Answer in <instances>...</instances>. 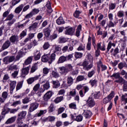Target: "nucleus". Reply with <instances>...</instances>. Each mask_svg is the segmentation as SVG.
Listing matches in <instances>:
<instances>
[{
  "mask_svg": "<svg viewBox=\"0 0 127 127\" xmlns=\"http://www.w3.org/2000/svg\"><path fill=\"white\" fill-rule=\"evenodd\" d=\"M89 83L90 85H91L92 87L97 86V84H98V80L95 78L94 79H91L90 80Z\"/></svg>",
  "mask_w": 127,
  "mask_h": 127,
  "instance_id": "42",
  "label": "nucleus"
},
{
  "mask_svg": "<svg viewBox=\"0 0 127 127\" xmlns=\"http://www.w3.org/2000/svg\"><path fill=\"white\" fill-rule=\"evenodd\" d=\"M37 27H38V23L35 22L28 27V29L30 31H31L32 30H34L36 29Z\"/></svg>",
  "mask_w": 127,
  "mask_h": 127,
  "instance_id": "24",
  "label": "nucleus"
},
{
  "mask_svg": "<svg viewBox=\"0 0 127 127\" xmlns=\"http://www.w3.org/2000/svg\"><path fill=\"white\" fill-rule=\"evenodd\" d=\"M81 13H82V11L76 10L73 13V16L75 17V18H80L79 16Z\"/></svg>",
  "mask_w": 127,
  "mask_h": 127,
  "instance_id": "39",
  "label": "nucleus"
},
{
  "mask_svg": "<svg viewBox=\"0 0 127 127\" xmlns=\"http://www.w3.org/2000/svg\"><path fill=\"white\" fill-rule=\"evenodd\" d=\"M39 88H40V84L37 83L34 86L33 91L34 92H37L39 90Z\"/></svg>",
  "mask_w": 127,
  "mask_h": 127,
  "instance_id": "59",
  "label": "nucleus"
},
{
  "mask_svg": "<svg viewBox=\"0 0 127 127\" xmlns=\"http://www.w3.org/2000/svg\"><path fill=\"white\" fill-rule=\"evenodd\" d=\"M54 111H55V107H54V105L53 104H51L48 108V113H53Z\"/></svg>",
  "mask_w": 127,
  "mask_h": 127,
  "instance_id": "45",
  "label": "nucleus"
},
{
  "mask_svg": "<svg viewBox=\"0 0 127 127\" xmlns=\"http://www.w3.org/2000/svg\"><path fill=\"white\" fill-rule=\"evenodd\" d=\"M75 27H67L66 28L64 33L66 35H73L75 32Z\"/></svg>",
  "mask_w": 127,
  "mask_h": 127,
  "instance_id": "10",
  "label": "nucleus"
},
{
  "mask_svg": "<svg viewBox=\"0 0 127 127\" xmlns=\"http://www.w3.org/2000/svg\"><path fill=\"white\" fill-rule=\"evenodd\" d=\"M53 95V92L51 91H48L43 96V100L41 101L42 106H47L48 105V101L50 100L51 97Z\"/></svg>",
  "mask_w": 127,
  "mask_h": 127,
  "instance_id": "2",
  "label": "nucleus"
},
{
  "mask_svg": "<svg viewBox=\"0 0 127 127\" xmlns=\"http://www.w3.org/2000/svg\"><path fill=\"white\" fill-rule=\"evenodd\" d=\"M56 59V54L54 53L49 55V64H51L52 62H54Z\"/></svg>",
  "mask_w": 127,
  "mask_h": 127,
  "instance_id": "18",
  "label": "nucleus"
},
{
  "mask_svg": "<svg viewBox=\"0 0 127 127\" xmlns=\"http://www.w3.org/2000/svg\"><path fill=\"white\" fill-rule=\"evenodd\" d=\"M64 99V97L63 96H59V97H57L54 100V103H55V104H58L59 103H60V102H62Z\"/></svg>",
  "mask_w": 127,
  "mask_h": 127,
  "instance_id": "37",
  "label": "nucleus"
},
{
  "mask_svg": "<svg viewBox=\"0 0 127 127\" xmlns=\"http://www.w3.org/2000/svg\"><path fill=\"white\" fill-rule=\"evenodd\" d=\"M65 69L66 70L67 73L70 72V71H72L73 70V66L71 64H66L65 66Z\"/></svg>",
  "mask_w": 127,
  "mask_h": 127,
  "instance_id": "47",
  "label": "nucleus"
},
{
  "mask_svg": "<svg viewBox=\"0 0 127 127\" xmlns=\"http://www.w3.org/2000/svg\"><path fill=\"white\" fill-rule=\"evenodd\" d=\"M123 90L124 92H127V81H125L124 82V84L123 86Z\"/></svg>",
  "mask_w": 127,
  "mask_h": 127,
  "instance_id": "64",
  "label": "nucleus"
},
{
  "mask_svg": "<svg viewBox=\"0 0 127 127\" xmlns=\"http://www.w3.org/2000/svg\"><path fill=\"white\" fill-rule=\"evenodd\" d=\"M117 16L120 18L125 16V12L123 10H120L117 12Z\"/></svg>",
  "mask_w": 127,
  "mask_h": 127,
  "instance_id": "52",
  "label": "nucleus"
},
{
  "mask_svg": "<svg viewBox=\"0 0 127 127\" xmlns=\"http://www.w3.org/2000/svg\"><path fill=\"white\" fill-rule=\"evenodd\" d=\"M118 67L120 70H122V69H124V68L127 67V63L121 62L118 64Z\"/></svg>",
  "mask_w": 127,
  "mask_h": 127,
  "instance_id": "30",
  "label": "nucleus"
},
{
  "mask_svg": "<svg viewBox=\"0 0 127 127\" xmlns=\"http://www.w3.org/2000/svg\"><path fill=\"white\" fill-rule=\"evenodd\" d=\"M41 77V74H39V75H35L34 77H32L29 78L27 80V82L28 85H31L33 83H34L35 81H37V80H39V78Z\"/></svg>",
  "mask_w": 127,
  "mask_h": 127,
  "instance_id": "7",
  "label": "nucleus"
},
{
  "mask_svg": "<svg viewBox=\"0 0 127 127\" xmlns=\"http://www.w3.org/2000/svg\"><path fill=\"white\" fill-rule=\"evenodd\" d=\"M29 70H30V66H24L23 65V68L21 69V76L23 78H25L27 75L29 74Z\"/></svg>",
  "mask_w": 127,
  "mask_h": 127,
  "instance_id": "3",
  "label": "nucleus"
},
{
  "mask_svg": "<svg viewBox=\"0 0 127 127\" xmlns=\"http://www.w3.org/2000/svg\"><path fill=\"white\" fill-rule=\"evenodd\" d=\"M33 58V57H29L24 62L23 64V66L25 67L26 65H29L32 62V59Z\"/></svg>",
  "mask_w": 127,
  "mask_h": 127,
  "instance_id": "23",
  "label": "nucleus"
},
{
  "mask_svg": "<svg viewBox=\"0 0 127 127\" xmlns=\"http://www.w3.org/2000/svg\"><path fill=\"white\" fill-rule=\"evenodd\" d=\"M43 31L46 37H49V36H50V33L51 32L50 28L49 27L46 28L43 30Z\"/></svg>",
  "mask_w": 127,
  "mask_h": 127,
  "instance_id": "20",
  "label": "nucleus"
},
{
  "mask_svg": "<svg viewBox=\"0 0 127 127\" xmlns=\"http://www.w3.org/2000/svg\"><path fill=\"white\" fill-rule=\"evenodd\" d=\"M84 80H86V78L83 75H78L76 77V82H81V81H84Z\"/></svg>",
  "mask_w": 127,
  "mask_h": 127,
  "instance_id": "51",
  "label": "nucleus"
},
{
  "mask_svg": "<svg viewBox=\"0 0 127 127\" xmlns=\"http://www.w3.org/2000/svg\"><path fill=\"white\" fill-rule=\"evenodd\" d=\"M9 40L11 43H15V42L17 43L19 41V38L18 36L13 35L10 37Z\"/></svg>",
  "mask_w": 127,
  "mask_h": 127,
  "instance_id": "15",
  "label": "nucleus"
},
{
  "mask_svg": "<svg viewBox=\"0 0 127 127\" xmlns=\"http://www.w3.org/2000/svg\"><path fill=\"white\" fill-rule=\"evenodd\" d=\"M121 101L124 102V105H127V94L126 93L124 95H122L121 96Z\"/></svg>",
  "mask_w": 127,
  "mask_h": 127,
  "instance_id": "40",
  "label": "nucleus"
},
{
  "mask_svg": "<svg viewBox=\"0 0 127 127\" xmlns=\"http://www.w3.org/2000/svg\"><path fill=\"white\" fill-rule=\"evenodd\" d=\"M37 69H38V65L37 64V63H35L33 64V65H32L30 68V74H32L34 73V72H35V71H36Z\"/></svg>",
  "mask_w": 127,
  "mask_h": 127,
  "instance_id": "21",
  "label": "nucleus"
},
{
  "mask_svg": "<svg viewBox=\"0 0 127 127\" xmlns=\"http://www.w3.org/2000/svg\"><path fill=\"white\" fill-rule=\"evenodd\" d=\"M69 109H72L73 110H77V105L76 103L72 102L68 105Z\"/></svg>",
  "mask_w": 127,
  "mask_h": 127,
  "instance_id": "44",
  "label": "nucleus"
},
{
  "mask_svg": "<svg viewBox=\"0 0 127 127\" xmlns=\"http://www.w3.org/2000/svg\"><path fill=\"white\" fill-rule=\"evenodd\" d=\"M46 7L48 8L47 11L49 13H51L53 10H52V7H51V3H50V1H48L46 5Z\"/></svg>",
  "mask_w": 127,
  "mask_h": 127,
  "instance_id": "28",
  "label": "nucleus"
},
{
  "mask_svg": "<svg viewBox=\"0 0 127 127\" xmlns=\"http://www.w3.org/2000/svg\"><path fill=\"white\" fill-rule=\"evenodd\" d=\"M53 84L55 88H59V87H60V82L58 80L53 81Z\"/></svg>",
  "mask_w": 127,
  "mask_h": 127,
  "instance_id": "49",
  "label": "nucleus"
},
{
  "mask_svg": "<svg viewBox=\"0 0 127 127\" xmlns=\"http://www.w3.org/2000/svg\"><path fill=\"white\" fill-rule=\"evenodd\" d=\"M9 110L10 109L8 108V105L5 104L2 109L1 115L4 117L5 115L9 112Z\"/></svg>",
  "mask_w": 127,
  "mask_h": 127,
  "instance_id": "16",
  "label": "nucleus"
},
{
  "mask_svg": "<svg viewBox=\"0 0 127 127\" xmlns=\"http://www.w3.org/2000/svg\"><path fill=\"white\" fill-rule=\"evenodd\" d=\"M43 87L45 90H48V89L50 88V84H49V82L47 81L43 85Z\"/></svg>",
  "mask_w": 127,
  "mask_h": 127,
  "instance_id": "62",
  "label": "nucleus"
},
{
  "mask_svg": "<svg viewBox=\"0 0 127 127\" xmlns=\"http://www.w3.org/2000/svg\"><path fill=\"white\" fill-rule=\"evenodd\" d=\"M107 27L111 28V27H115L117 25V22H113V20H110L107 24Z\"/></svg>",
  "mask_w": 127,
  "mask_h": 127,
  "instance_id": "33",
  "label": "nucleus"
},
{
  "mask_svg": "<svg viewBox=\"0 0 127 127\" xmlns=\"http://www.w3.org/2000/svg\"><path fill=\"white\" fill-rule=\"evenodd\" d=\"M39 106V105L38 104V103H31L30 105V107L29 108L28 111L30 113H32V112H34V111H35V110H36L38 108Z\"/></svg>",
  "mask_w": 127,
  "mask_h": 127,
  "instance_id": "11",
  "label": "nucleus"
},
{
  "mask_svg": "<svg viewBox=\"0 0 127 127\" xmlns=\"http://www.w3.org/2000/svg\"><path fill=\"white\" fill-rule=\"evenodd\" d=\"M96 73V70H92L89 71L87 74L88 78H92L94 76V74Z\"/></svg>",
  "mask_w": 127,
  "mask_h": 127,
  "instance_id": "54",
  "label": "nucleus"
},
{
  "mask_svg": "<svg viewBox=\"0 0 127 127\" xmlns=\"http://www.w3.org/2000/svg\"><path fill=\"white\" fill-rule=\"evenodd\" d=\"M115 95H116V93H115V91H111V93L109 95H108V97L109 98V100L112 101V99L113 98L115 97Z\"/></svg>",
  "mask_w": 127,
  "mask_h": 127,
  "instance_id": "55",
  "label": "nucleus"
},
{
  "mask_svg": "<svg viewBox=\"0 0 127 127\" xmlns=\"http://www.w3.org/2000/svg\"><path fill=\"white\" fill-rule=\"evenodd\" d=\"M23 7H24V5L23 4H20L15 9V13H16V14H19V13H20V12H21V11H22Z\"/></svg>",
  "mask_w": 127,
  "mask_h": 127,
  "instance_id": "17",
  "label": "nucleus"
},
{
  "mask_svg": "<svg viewBox=\"0 0 127 127\" xmlns=\"http://www.w3.org/2000/svg\"><path fill=\"white\" fill-rule=\"evenodd\" d=\"M34 60H35L36 61L37 60H39V59H40V57H41V53H40V52L37 51L36 52H35L34 53Z\"/></svg>",
  "mask_w": 127,
  "mask_h": 127,
  "instance_id": "26",
  "label": "nucleus"
},
{
  "mask_svg": "<svg viewBox=\"0 0 127 127\" xmlns=\"http://www.w3.org/2000/svg\"><path fill=\"white\" fill-rule=\"evenodd\" d=\"M83 114H84V116L86 119H89V118H91L92 116V112H91V111L89 110L84 111Z\"/></svg>",
  "mask_w": 127,
  "mask_h": 127,
  "instance_id": "32",
  "label": "nucleus"
},
{
  "mask_svg": "<svg viewBox=\"0 0 127 127\" xmlns=\"http://www.w3.org/2000/svg\"><path fill=\"white\" fill-rule=\"evenodd\" d=\"M98 15L99 16L98 18V22H99V24H100L102 27H105L107 20L104 19V15L103 14L100 13L98 14Z\"/></svg>",
  "mask_w": 127,
  "mask_h": 127,
  "instance_id": "9",
  "label": "nucleus"
},
{
  "mask_svg": "<svg viewBox=\"0 0 127 127\" xmlns=\"http://www.w3.org/2000/svg\"><path fill=\"white\" fill-rule=\"evenodd\" d=\"M27 112L26 111H22L18 114V118L17 120V124L19 125H22V119L25 118V116H26Z\"/></svg>",
  "mask_w": 127,
  "mask_h": 127,
  "instance_id": "4",
  "label": "nucleus"
},
{
  "mask_svg": "<svg viewBox=\"0 0 127 127\" xmlns=\"http://www.w3.org/2000/svg\"><path fill=\"white\" fill-rule=\"evenodd\" d=\"M30 102V98L26 97L25 98L22 99V103L23 104H28Z\"/></svg>",
  "mask_w": 127,
  "mask_h": 127,
  "instance_id": "58",
  "label": "nucleus"
},
{
  "mask_svg": "<svg viewBox=\"0 0 127 127\" xmlns=\"http://www.w3.org/2000/svg\"><path fill=\"white\" fill-rule=\"evenodd\" d=\"M87 58L88 61H84L81 64H78V66H82L83 70L85 71H89L91 70L93 67V56L91 54H88L87 55Z\"/></svg>",
  "mask_w": 127,
  "mask_h": 127,
  "instance_id": "1",
  "label": "nucleus"
},
{
  "mask_svg": "<svg viewBox=\"0 0 127 127\" xmlns=\"http://www.w3.org/2000/svg\"><path fill=\"white\" fill-rule=\"evenodd\" d=\"M13 17H14V15L12 13H10L6 18L5 21L13 20L12 19H13Z\"/></svg>",
  "mask_w": 127,
  "mask_h": 127,
  "instance_id": "50",
  "label": "nucleus"
},
{
  "mask_svg": "<svg viewBox=\"0 0 127 127\" xmlns=\"http://www.w3.org/2000/svg\"><path fill=\"white\" fill-rule=\"evenodd\" d=\"M97 67L99 69V72L100 71V67H101V71H105V70H107V66H106L105 64H103V62H102V61L99 60V62L97 63Z\"/></svg>",
  "mask_w": 127,
  "mask_h": 127,
  "instance_id": "12",
  "label": "nucleus"
},
{
  "mask_svg": "<svg viewBox=\"0 0 127 127\" xmlns=\"http://www.w3.org/2000/svg\"><path fill=\"white\" fill-rule=\"evenodd\" d=\"M102 96V94L100 92V91L96 92L94 95H93V97L95 99H100V97Z\"/></svg>",
  "mask_w": 127,
  "mask_h": 127,
  "instance_id": "61",
  "label": "nucleus"
},
{
  "mask_svg": "<svg viewBox=\"0 0 127 127\" xmlns=\"http://www.w3.org/2000/svg\"><path fill=\"white\" fill-rule=\"evenodd\" d=\"M74 56L75 58H82L83 57V54L79 52H76L74 54Z\"/></svg>",
  "mask_w": 127,
  "mask_h": 127,
  "instance_id": "63",
  "label": "nucleus"
},
{
  "mask_svg": "<svg viewBox=\"0 0 127 127\" xmlns=\"http://www.w3.org/2000/svg\"><path fill=\"white\" fill-rule=\"evenodd\" d=\"M55 119H56L55 118V117L54 116H48L47 118H46L45 119H44V122H54V121H55Z\"/></svg>",
  "mask_w": 127,
  "mask_h": 127,
  "instance_id": "35",
  "label": "nucleus"
},
{
  "mask_svg": "<svg viewBox=\"0 0 127 127\" xmlns=\"http://www.w3.org/2000/svg\"><path fill=\"white\" fill-rule=\"evenodd\" d=\"M23 54V53L22 52H19L15 58V60H14V61L15 62H16V61H18V60H19V59H20V58L22 57Z\"/></svg>",
  "mask_w": 127,
  "mask_h": 127,
  "instance_id": "41",
  "label": "nucleus"
},
{
  "mask_svg": "<svg viewBox=\"0 0 127 127\" xmlns=\"http://www.w3.org/2000/svg\"><path fill=\"white\" fill-rule=\"evenodd\" d=\"M7 97H8V92L3 91L1 94V97H0V102H1V103L5 102V100L7 99Z\"/></svg>",
  "mask_w": 127,
  "mask_h": 127,
  "instance_id": "13",
  "label": "nucleus"
},
{
  "mask_svg": "<svg viewBox=\"0 0 127 127\" xmlns=\"http://www.w3.org/2000/svg\"><path fill=\"white\" fill-rule=\"evenodd\" d=\"M59 69L60 70V73H61V74H64V73H67L66 69V67L65 66L59 67Z\"/></svg>",
  "mask_w": 127,
  "mask_h": 127,
  "instance_id": "56",
  "label": "nucleus"
},
{
  "mask_svg": "<svg viewBox=\"0 0 127 127\" xmlns=\"http://www.w3.org/2000/svg\"><path fill=\"white\" fill-rule=\"evenodd\" d=\"M73 83H74V79H73V77L72 76H68L67 79V84H66V82H63V87H64V88H67V87L71 86Z\"/></svg>",
  "mask_w": 127,
  "mask_h": 127,
  "instance_id": "6",
  "label": "nucleus"
},
{
  "mask_svg": "<svg viewBox=\"0 0 127 127\" xmlns=\"http://www.w3.org/2000/svg\"><path fill=\"white\" fill-rule=\"evenodd\" d=\"M16 80H9V91L11 95L13 94V90L15 89V87H16Z\"/></svg>",
  "mask_w": 127,
  "mask_h": 127,
  "instance_id": "5",
  "label": "nucleus"
},
{
  "mask_svg": "<svg viewBox=\"0 0 127 127\" xmlns=\"http://www.w3.org/2000/svg\"><path fill=\"white\" fill-rule=\"evenodd\" d=\"M42 62H48L49 63V54L44 55L42 57Z\"/></svg>",
  "mask_w": 127,
  "mask_h": 127,
  "instance_id": "31",
  "label": "nucleus"
},
{
  "mask_svg": "<svg viewBox=\"0 0 127 127\" xmlns=\"http://www.w3.org/2000/svg\"><path fill=\"white\" fill-rule=\"evenodd\" d=\"M15 59V57L13 56H6L3 59V62H4V64H9V63L13 62Z\"/></svg>",
  "mask_w": 127,
  "mask_h": 127,
  "instance_id": "8",
  "label": "nucleus"
},
{
  "mask_svg": "<svg viewBox=\"0 0 127 127\" xmlns=\"http://www.w3.org/2000/svg\"><path fill=\"white\" fill-rule=\"evenodd\" d=\"M67 61V58L64 56H62L59 58L58 61V64H60L61 63H64V62Z\"/></svg>",
  "mask_w": 127,
  "mask_h": 127,
  "instance_id": "29",
  "label": "nucleus"
},
{
  "mask_svg": "<svg viewBox=\"0 0 127 127\" xmlns=\"http://www.w3.org/2000/svg\"><path fill=\"white\" fill-rule=\"evenodd\" d=\"M18 67L16 65L11 64L8 66V70L10 71H12V70H17Z\"/></svg>",
  "mask_w": 127,
  "mask_h": 127,
  "instance_id": "43",
  "label": "nucleus"
},
{
  "mask_svg": "<svg viewBox=\"0 0 127 127\" xmlns=\"http://www.w3.org/2000/svg\"><path fill=\"white\" fill-rule=\"evenodd\" d=\"M108 6L109 10H114L117 7V3L111 2L109 3Z\"/></svg>",
  "mask_w": 127,
  "mask_h": 127,
  "instance_id": "34",
  "label": "nucleus"
},
{
  "mask_svg": "<svg viewBox=\"0 0 127 127\" xmlns=\"http://www.w3.org/2000/svg\"><path fill=\"white\" fill-rule=\"evenodd\" d=\"M49 71H50V68H48L47 67H44L43 68V74H44V76H46L49 73Z\"/></svg>",
  "mask_w": 127,
  "mask_h": 127,
  "instance_id": "53",
  "label": "nucleus"
},
{
  "mask_svg": "<svg viewBox=\"0 0 127 127\" xmlns=\"http://www.w3.org/2000/svg\"><path fill=\"white\" fill-rule=\"evenodd\" d=\"M53 49H54V53H56L61 51V47L60 45H54L53 46Z\"/></svg>",
  "mask_w": 127,
  "mask_h": 127,
  "instance_id": "27",
  "label": "nucleus"
},
{
  "mask_svg": "<svg viewBox=\"0 0 127 127\" xmlns=\"http://www.w3.org/2000/svg\"><path fill=\"white\" fill-rule=\"evenodd\" d=\"M56 22L57 24L60 25L61 24H63L64 23V20L62 17H60L58 19H57Z\"/></svg>",
  "mask_w": 127,
  "mask_h": 127,
  "instance_id": "48",
  "label": "nucleus"
},
{
  "mask_svg": "<svg viewBox=\"0 0 127 127\" xmlns=\"http://www.w3.org/2000/svg\"><path fill=\"white\" fill-rule=\"evenodd\" d=\"M10 41L8 40L6 41L2 46L1 49L2 50H5V49H7V48L10 46Z\"/></svg>",
  "mask_w": 127,
  "mask_h": 127,
  "instance_id": "22",
  "label": "nucleus"
},
{
  "mask_svg": "<svg viewBox=\"0 0 127 127\" xmlns=\"http://www.w3.org/2000/svg\"><path fill=\"white\" fill-rule=\"evenodd\" d=\"M82 30V25H78L75 32V36L77 37H79L80 36V33H81V31Z\"/></svg>",
  "mask_w": 127,
  "mask_h": 127,
  "instance_id": "25",
  "label": "nucleus"
},
{
  "mask_svg": "<svg viewBox=\"0 0 127 127\" xmlns=\"http://www.w3.org/2000/svg\"><path fill=\"white\" fill-rule=\"evenodd\" d=\"M52 75L54 78H59V73L54 70L52 72Z\"/></svg>",
  "mask_w": 127,
  "mask_h": 127,
  "instance_id": "60",
  "label": "nucleus"
},
{
  "mask_svg": "<svg viewBox=\"0 0 127 127\" xmlns=\"http://www.w3.org/2000/svg\"><path fill=\"white\" fill-rule=\"evenodd\" d=\"M75 121L76 122H82V121H83L82 115L80 114V115L77 116L75 118Z\"/></svg>",
  "mask_w": 127,
  "mask_h": 127,
  "instance_id": "57",
  "label": "nucleus"
},
{
  "mask_svg": "<svg viewBox=\"0 0 127 127\" xmlns=\"http://www.w3.org/2000/svg\"><path fill=\"white\" fill-rule=\"evenodd\" d=\"M23 85V81L18 82L16 86V91L17 92V91H19V90H20V89L22 88Z\"/></svg>",
  "mask_w": 127,
  "mask_h": 127,
  "instance_id": "36",
  "label": "nucleus"
},
{
  "mask_svg": "<svg viewBox=\"0 0 127 127\" xmlns=\"http://www.w3.org/2000/svg\"><path fill=\"white\" fill-rule=\"evenodd\" d=\"M77 91H76L75 89H73L69 92L68 96H70V97H75Z\"/></svg>",
  "mask_w": 127,
  "mask_h": 127,
  "instance_id": "46",
  "label": "nucleus"
},
{
  "mask_svg": "<svg viewBox=\"0 0 127 127\" xmlns=\"http://www.w3.org/2000/svg\"><path fill=\"white\" fill-rule=\"evenodd\" d=\"M117 43L113 42L112 41H109L107 45L106 53H108V52H109L110 50L112 49V46H113V47H115Z\"/></svg>",
  "mask_w": 127,
  "mask_h": 127,
  "instance_id": "14",
  "label": "nucleus"
},
{
  "mask_svg": "<svg viewBox=\"0 0 127 127\" xmlns=\"http://www.w3.org/2000/svg\"><path fill=\"white\" fill-rule=\"evenodd\" d=\"M14 122H15V117H12L8 119L5 124V125H9V124H12V123H14Z\"/></svg>",
  "mask_w": 127,
  "mask_h": 127,
  "instance_id": "38",
  "label": "nucleus"
},
{
  "mask_svg": "<svg viewBox=\"0 0 127 127\" xmlns=\"http://www.w3.org/2000/svg\"><path fill=\"white\" fill-rule=\"evenodd\" d=\"M87 105L90 108H92V107H94V106H95V101H94V99L91 97H89L88 100L87 101Z\"/></svg>",
  "mask_w": 127,
  "mask_h": 127,
  "instance_id": "19",
  "label": "nucleus"
}]
</instances>
